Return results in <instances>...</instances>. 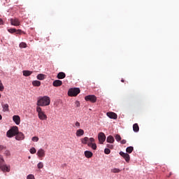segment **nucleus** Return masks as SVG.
Wrapping results in <instances>:
<instances>
[{
  "label": "nucleus",
  "instance_id": "nucleus-1",
  "mask_svg": "<svg viewBox=\"0 0 179 179\" xmlns=\"http://www.w3.org/2000/svg\"><path fill=\"white\" fill-rule=\"evenodd\" d=\"M50 103H51V100L47 96L40 97L37 101V106L41 107L49 106Z\"/></svg>",
  "mask_w": 179,
  "mask_h": 179
},
{
  "label": "nucleus",
  "instance_id": "nucleus-2",
  "mask_svg": "<svg viewBox=\"0 0 179 179\" xmlns=\"http://www.w3.org/2000/svg\"><path fill=\"white\" fill-rule=\"evenodd\" d=\"M17 134H20L19 129H17V127H13L9 130H8L6 133V136L8 138H12L15 136H16Z\"/></svg>",
  "mask_w": 179,
  "mask_h": 179
},
{
  "label": "nucleus",
  "instance_id": "nucleus-3",
  "mask_svg": "<svg viewBox=\"0 0 179 179\" xmlns=\"http://www.w3.org/2000/svg\"><path fill=\"white\" fill-rule=\"evenodd\" d=\"M80 92V90L78 87H73L71 88L68 91V96H77L78 94H79Z\"/></svg>",
  "mask_w": 179,
  "mask_h": 179
},
{
  "label": "nucleus",
  "instance_id": "nucleus-4",
  "mask_svg": "<svg viewBox=\"0 0 179 179\" xmlns=\"http://www.w3.org/2000/svg\"><path fill=\"white\" fill-rule=\"evenodd\" d=\"M36 111L38 113V117H39L40 120H47V115L44 113L43 111H42V108L40 107H37L36 108Z\"/></svg>",
  "mask_w": 179,
  "mask_h": 179
},
{
  "label": "nucleus",
  "instance_id": "nucleus-5",
  "mask_svg": "<svg viewBox=\"0 0 179 179\" xmlns=\"http://www.w3.org/2000/svg\"><path fill=\"white\" fill-rule=\"evenodd\" d=\"M85 100L86 101H91V103H94L96 101L97 98L94 95H88L85 96Z\"/></svg>",
  "mask_w": 179,
  "mask_h": 179
},
{
  "label": "nucleus",
  "instance_id": "nucleus-6",
  "mask_svg": "<svg viewBox=\"0 0 179 179\" xmlns=\"http://www.w3.org/2000/svg\"><path fill=\"white\" fill-rule=\"evenodd\" d=\"M98 140L99 142H100L101 144L104 143L105 141H106V135L103 132H100L98 134Z\"/></svg>",
  "mask_w": 179,
  "mask_h": 179
},
{
  "label": "nucleus",
  "instance_id": "nucleus-7",
  "mask_svg": "<svg viewBox=\"0 0 179 179\" xmlns=\"http://www.w3.org/2000/svg\"><path fill=\"white\" fill-rule=\"evenodd\" d=\"M95 141V140H94V138H87V137H85L84 138H82L81 139V143H83V144H87V143H93V142H94Z\"/></svg>",
  "mask_w": 179,
  "mask_h": 179
},
{
  "label": "nucleus",
  "instance_id": "nucleus-8",
  "mask_svg": "<svg viewBox=\"0 0 179 179\" xmlns=\"http://www.w3.org/2000/svg\"><path fill=\"white\" fill-rule=\"evenodd\" d=\"M119 155H120L121 157H123L124 159H125L127 163L130 162V156L128 153H124L122 151H121Z\"/></svg>",
  "mask_w": 179,
  "mask_h": 179
},
{
  "label": "nucleus",
  "instance_id": "nucleus-9",
  "mask_svg": "<svg viewBox=\"0 0 179 179\" xmlns=\"http://www.w3.org/2000/svg\"><path fill=\"white\" fill-rule=\"evenodd\" d=\"M106 116L108 117V118L113 119V120H117V113H115L113 112H108L106 113Z\"/></svg>",
  "mask_w": 179,
  "mask_h": 179
},
{
  "label": "nucleus",
  "instance_id": "nucleus-10",
  "mask_svg": "<svg viewBox=\"0 0 179 179\" xmlns=\"http://www.w3.org/2000/svg\"><path fill=\"white\" fill-rule=\"evenodd\" d=\"M0 169H1V171L4 173L5 172L9 173L10 166H6V164L0 165Z\"/></svg>",
  "mask_w": 179,
  "mask_h": 179
},
{
  "label": "nucleus",
  "instance_id": "nucleus-11",
  "mask_svg": "<svg viewBox=\"0 0 179 179\" xmlns=\"http://www.w3.org/2000/svg\"><path fill=\"white\" fill-rule=\"evenodd\" d=\"M13 121H14L15 124L19 125L21 122V117L19 115L13 116Z\"/></svg>",
  "mask_w": 179,
  "mask_h": 179
},
{
  "label": "nucleus",
  "instance_id": "nucleus-12",
  "mask_svg": "<svg viewBox=\"0 0 179 179\" xmlns=\"http://www.w3.org/2000/svg\"><path fill=\"white\" fill-rule=\"evenodd\" d=\"M52 85L55 87H59L62 85V81L60 80H55V81H53Z\"/></svg>",
  "mask_w": 179,
  "mask_h": 179
},
{
  "label": "nucleus",
  "instance_id": "nucleus-13",
  "mask_svg": "<svg viewBox=\"0 0 179 179\" xmlns=\"http://www.w3.org/2000/svg\"><path fill=\"white\" fill-rule=\"evenodd\" d=\"M24 139V135L22 132L15 135V140L23 141Z\"/></svg>",
  "mask_w": 179,
  "mask_h": 179
},
{
  "label": "nucleus",
  "instance_id": "nucleus-14",
  "mask_svg": "<svg viewBox=\"0 0 179 179\" xmlns=\"http://www.w3.org/2000/svg\"><path fill=\"white\" fill-rule=\"evenodd\" d=\"M10 22H11V25H13L15 27L20 25V21L17 18H15V19L12 18L11 20H10Z\"/></svg>",
  "mask_w": 179,
  "mask_h": 179
},
{
  "label": "nucleus",
  "instance_id": "nucleus-15",
  "mask_svg": "<svg viewBox=\"0 0 179 179\" xmlns=\"http://www.w3.org/2000/svg\"><path fill=\"white\" fill-rule=\"evenodd\" d=\"M45 155V150L43 149H40L39 150L37 151V156L41 159L43 157H44Z\"/></svg>",
  "mask_w": 179,
  "mask_h": 179
},
{
  "label": "nucleus",
  "instance_id": "nucleus-16",
  "mask_svg": "<svg viewBox=\"0 0 179 179\" xmlns=\"http://www.w3.org/2000/svg\"><path fill=\"white\" fill-rule=\"evenodd\" d=\"M66 77V75L64 72H59L57 74V78L59 80L64 79Z\"/></svg>",
  "mask_w": 179,
  "mask_h": 179
},
{
  "label": "nucleus",
  "instance_id": "nucleus-17",
  "mask_svg": "<svg viewBox=\"0 0 179 179\" xmlns=\"http://www.w3.org/2000/svg\"><path fill=\"white\" fill-rule=\"evenodd\" d=\"M93 156V153L91 151H85V157L87 159L92 158Z\"/></svg>",
  "mask_w": 179,
  "mask_h": 179
},
{
  "label": "nucleus",
  "instance_id": "nucleus-18",
  "mask_svg": "<svg viewBox=\"0 0 179 179\" xmlns=\"http://www.w3.org/2000/svg\"><path fill=\"white\" fill-rule=\"evenodd\" d=\"M3 112H8L9 111V106L8 103H2Z\"/></svg>",
  "mask_w": 179,
  "mask_h": 179
},
{
  "label": "nucleus",
  "instance_id": "nucleus-19",
  "mask_svg": "<svg viewBox=\"0 0 179 179\" xmlns=\"http://www.w3.org/2000/svg\"><path fill=\"white\" fill-rule=\"evenodd\" d=\"M85 134V131L83 129H78L77 132H76V135L78 137L82 136Z\"/></svg>",
  "mask_w": 179,
  "mask_h": 179
},
{
  "label": "nucleus",
  "instance_id": "nucleus-20",
  "mask_svg": "<svg viewBox=\"0 0 179 179\" xmlns=\"http://www.w3.org/2000/svg\"><path fill=\"white\" fill-rule=\"evenodd\" d=\"M106 142L108 143H113L115 142V138L112 136H108V138H106Z\"/></svg>",
  "mask_w": 179,
  "mask_h": 179
},
{
  "label": "nucleus",
  "instance_id": "nucleus-21",
  "mask_svg": "<svg viewBox=\"0 0 179 179\" xmlns=\"http://www.w3.org/2000/svg\"><path fill=\"white\" fill-rule=\"evenodd\" d=\"M87 145H88V147L92 148L94 150H95L96 148H97V146L96 145V144L93 143L92 142H89L87 143Z\"/></svg>",
  "mask_w": 179,
  "mask_h": 179
},
{
  "label": "nucleus",
  "instance_id": "nucleus-22",
  "mask_svg": "<svg viewBox=\"0 0 179 179\" xmlns=\"http://www.w3.org/2000/svg\"><path fill=\"white\" fill-rule=\"evenodd\" d=\"M32 85L34 87H40V85H41V82L39 80H34L32 82Z\"/></svg>",
  "mask_w": 179,
  "mask_h": 179
},
{
  "label": "nucleus",
  "instance_id": "nucleus-23",
  "mask_svg": "<svg viewBox=\"0 0 179 179\" xmlns=\"http://www.w3.org/2000/svg\"><path fill=\"white\" fill-rule=\"evenodd\" d=\"M22 74L24 75V76L27 77L32 74V71H22Z\"/></svg>",
  "mask_w": 179,
  "mask_h": 179
},
{
  "label": "nucleus",
  "instance_id": "nucleus-24",
  "mask_svg": "<svg viewBox=\"0 0 179 179\" xmlns=\"http://www.w3.org/2000/svg\"><path fill=\"white\" fill-rule=\"evenodd\" d=\"M110 172L113 173H118L121 172V170L117 168H113V169H110Z\"/></svg>",
  "mask_w": 179,
  "mask_h": 179
},
{
  "label": "nucleus",
  "instance_id": "nucleus-25",
  "mask_svg": "<svg viewBox=\"0 0 179 179\" xmlns=\"http://www.w3.org/2000/svg\"><path fill=\"white\" fill-rule=\"evenodd\" d=\"M139 130L138 124H134L133 125V131L135 132H138Z\"/></svg>",
  "mask_w": 179,
  "mask_h": 179
},
{
  "label": "nucleus",
  "instance_id": "nucleus-26",
  "mask_svg": "<svg viewBox=\"0 0 179 179\" xmlns=\"http://www.w3.org/2000/svg\"><path fill=\"white\" fill-rule=\"evenodd\" d=\"M133 150H134V148L132 146H130V147H128L127 148H126V152H127L129 154H131Z\"/></svg>",
  "mask_w": 179,
  "mask_h": 179
},
{
  "label": "nucleus",
  "instance_id": "nucleus-27",
  "mask_svg": "<svg viewBox=\"0 0 179 179\" xmlns=\"http://www.w3.org/2000/svg\"><path fill=\"white\" fill-rule=\"evenodd\" d=\"M37 79L39 80H43L45 79V75L39 74L37 76Z\"/></svg>",
  "mask_w": 179,
  "mask_h": 179
},
{
  "label": "nucleus",
  "instance_id": "nucleus-28",
  "mask_svg": "<svg viewBox=\"0 0 179 179\" xmlns=\"http://www.w3.org/2000/svg\"><path fill=\"white\" fill-rule=\"evenodd\" d=\"M27 47V45L24 42H22L20 43V48H26Z\"/></svg>",
  "mask_w": 179,
  "mask_h": 179
},
{
  "label": "nucleus",
  "instance_id": "nucleus-29",
  "mask_svg": "<svg viewBox=\"0 0 179 179\" xmlns=\"http://www.w3.org/2000/svg\"><path fill=\"white\" fill-rule=\"evenodd\" d=\"M17 30L15 29H8V32L10 33V34H14L16 33Z\"/></svg>",
  "mask_w": 179,
  "mask_h": 179
},
{
  "label": "nucleus",
  "instance_id": "nucleus-30",
  "mask_svg": "<svg viewBox=\"0 0 179 179\" xmlns=\"http://www.w3.org/2000/svg\"><path fill=\"white\" fill-rule=\"evenodd\" d=\"M30 153L32 155H34L35 153H36V150L35 149V148H31Z\"/></svg>",
  "mask_w": 179,
  "mask_h": 179
},
{
  "label": "nucleus",
  "instance_id": "nucleus-31",
  "mask_svg": "<svg viewBox=\"0 0 179 179\" xmlns=\"http://www.w3.org/2000/svg\"><path fill=\"white\" fill-rule=\"evenodd\" d=\"M37 167L38 169H42L43 167H44V165L43 164V162H39V164H38Z\"/></svg>",
  "mask_w": 179,
  "mask_h": 179
},
{
  "label": "nucleus",
  "instance_id": "nucleus-32",
  "mask_svg": "<svg viewBox=\"0 0 179 179\" xmlns=\"http://www.w3.org/2000/svg\"><path fill=\"white\" fill-rule=\"evenodd\" d=\"M116 141L120 142L121 141V137L120 135L117 134L115 136Z\"/></svg>",
  "mask_w": 179,
  "mask_h": 179
},
{
  "label": "nucleus",
  "instance_id": "nucleus-33",
  "mask_svg": "<svg viewBox=\"0 0 179 179\" xmlns=\"http://www.w3.org/2000/svg\"><path fill=\"white\" fill-rule=\"evenodd\" d=\"M31 141L34 142H38L39 138L36 136L32 137Z\"/></svg>",
  "mask_w": 179,
  "mask_h": 179
},
{
  "label": "nucleus",
  "instance_id": "nucleus-34",
  "mask_svg": "<svg viewBox=\"0 0 179 179\" xmlns=\"http://www.w3.org/2000/svg\"><path fill=\"white\" fill-rule=\"evenodd\" d=\"M4 159L3 157L0 155V166L3 165Z\"/></svg>",
  "mask_w": 179,
  "mask_h": 179
},
{
  "label": "nucleus",
  "instance_id": "nucleus-35",
  "mask_svg": "<svg viewBox=\"0 0 179 179\" xmlns=\"http://www.w3.org/2000/svg\"><path fill=\"white\" fill-rule=\"evenodd\" d=\"M15 34H24V32L23 31H22V29H17L15 31Z\"/></svg>",
  "mask_w": 179,
  "mask_h": 179
},
{
  "label": "nucleus",
  "instance_id": "nucleus-36",
  "mask_svg": "<svg viewBox=\"0 0 179 179\" xmlns=\"http://www.w3.org/2000/svg\"><path fill=\"white\" fill-rule=\"evenodd\" d=\"M27 179H35V177L34 175L30 174L27 176Z\"/></svg>",
  "mask_w": 179,
  "mask_h": 179
},
{
  "label": "nucleus",
  "instance_id": "nucleus-37",
  "mask_svg": "<svg viewBox=\"0 0 179 179\" xmlns=\"http://www.w3.org/2000/svg\"><path fill=\"white\" fill-rule=\"evenodd\" d=\"M4 90V87H3V85L1 83V80H0V91H3Z\"/></svg>",
  "mask_w": 179,
  "mask_h": 179
},
{
  "label": "nucleus",
  "instance_id": "nucleus-38",
  "mask_svg": "<svg viewBox=\"0 0 179 179\" xmlns=\"http://www.w3.org/2000/svg\"><path fill=\"white\" fill-rule=\"evenodd\" d=\"M104 152L106 155H109L110 153V150L109 148H106Z\"/></svg>",
  "mask_w": 179,
  "mask_h": 179
},
{
  "label": "nucleus",
  "instance_id": "nucleus-39",
  "mask_svg": "<svg viewBox=\"0 0 179 179\" xmlns=\"http://www.w3.org/2000/svg\"><path fill=\"white\" fill-rule=\"evenodd\" d=\"M106 148H109V149H113V145L111 144H106Z\"/></svg>",
  "mask_w": 179,
  "mask_h": 179
},
{
  "label": "nucleus",
  "instance_id": "nucleus-40",
  "mask_svg": "<svg viewBox=\"0 0 179 179\" xmlns=\"http://www.w3.org/2000/svg\"><path fill=\"white\" fill-rule=\"evenodd\" d=\"M75 105H76V106H77V107H80V102H79V101H76V102H75Z\"/></svg>",
  "mask_w": 179,
  "mask_h": 179
},
{
  "label": "nucleus",
  "instance_id": "nucleus-41",
  "mask_svg": "<svg viewBox=\"0 0 179 179\" xmlns=\"http://www.w3.org/2000/svg\"><path fill=\"white\" fill-rule=\"evenodd\" d=\"M4 155H6V156H9L10 155V152L8 150H6L4 152Z\"/></svg>",
  "mask_w": 179,
  "mask_h": 179
},
{
  "label": "nucleus",
  "instance_id": "nucleus-42",
  "mask_svg": "<svg viewBox=\"0 0 179 179\" xmlns=\"http://www.w3.org/2000/svg\"><path fill=\"white\" fill-rule=\"evenodd\" d=\"M6 148L3 145H0V152H1L2 150H5Z\"/></svg>",
  "mask_w": 179,
  "mask_h": 179
},
{
  "label": "nucleus",
  "instance_id": "nucleus-43",
  "mask_svg": "<svg viewBox=\"0 0 179 179\" xmlns=\"http://www.w3.org/2000/svg\"><path fill=\"white\" fill-rule=\"evenodd\" d=\"M76 127H80V124L79 122H76Z\"/></svg>",
  "mask_w": 179,
  "mask_h": 179
},
{
  "label": "nucleus",
  "instance_id": "nucleus-44",
  "mask_svg": "<svg viewBox=\"0 0 179 179\" xmlns=\"http://www.w3.org/2000/svg\"><path fill=\"white\" fill-rule=\"evenodd\" d=\"M0 25H3V20L0 18Z\"/></svg>",
  "mask_w": 179,
  "mask_h": 179
},
{
  "label": "nucleus",
  "instance_id": "nucleus-45",
  "mask_svg": "<svg viewBox=\"0 0 179 179\" xmlns=\"http://www.w3.org/2000/svg\"><path fill=\"white\" fill-rule=\"evenodd\" d=\"M121 144H125L126 143V141L125 140H122L120 141Z\"/></svg>",
  "mask_w": 179,
  "mask_h": 179
},
{
  "label": "nucleus",
  "instance_id": "nucleus-46",
  "mask_svg": "<svg viewBox=\"0 0 179 179\" xmlns=\"http://www.w3.org/2000/svg\"><path fill=\"white\" fill-rule=\"evenodd\" d=\"M2 120V116H1V115H0V120Z\"/></svg>",
  "mask_w": 179,
  "mask_h": 179
},
{
  "label": "nucleus",
  "instance_id": "nucleus-47",
  "mask_svg": "<svg viewBox=\"0 0 179 179\" xmlns=\"http://www.w3.org/2000/svg\"><path fill=\"white\" fill-rule=\"evenodd\" d=\"M121 82L124 83V80H123V79L121 80Z\"/></svg>",
  "mask_w": 179,
  "mask_h": 179
},
{
  "label": "nucleus",
  "instance_id": "nucleus-48",
  "mask_svg": "<svg viewBox=\"0 0 179 179\" xmlns=\"http://www.w3.org/2000/svg\"><path fill=\"white\" fill-rule=\"evenodd\" d=\"M1 97V94H0V98Z\"/></svg>",
  "mask_w": 179,
  "mask_h": 179
},
{
  "label": "nucleus",
  "instance_id": "nucleus-49",
  "mask_svg": "<svg viewBox=\"0 0 179 179\" xmlns=\"http://www.w3.org/2000/svg\"><path fill=\"white\" fill-rule=\"evenodd\" d=\"M126 170H127V171H128V170H129V169H126Z\"/></svg>",
  "mask_w": 179,
  "mask_h": 179
},
{
  "label": "nucleus",
  "instance_id": "nucleus-50",
  "mask_svg": "<svg viewBox=\"0 0 179 179\" xmlns=\"http://www.w3.org/2000/svg\"><path fill=\"white\" fill-rule=\"evenodd\" d=\"M78 179H81V178H78Z\"/></svg>",
  "mask_w": 179,
  "mask_h": 179
}]
</instances>
